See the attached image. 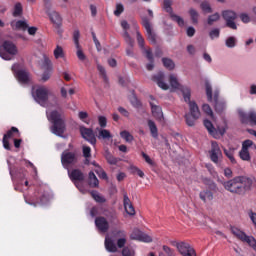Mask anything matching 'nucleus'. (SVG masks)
<instances>
[{
    "mask_svg": "<svg viewBox=\"0 0 256 256\" xmlns=\"http://www.w3.org/2000/svg\"><path fill=\"white\" fill-rule=\"evenodd\" d=\"M182 95L184 97L185 103H188L189 113L185 115L186 125L188 127H193L197 119L201 117V110H199V106L197 102L191 101V89L190 88H182Z\"/></svg>",
    "mask_w": 256,
    "mask_h": 256,
    "instance_id": "1",
    "label": "nucleus"
},
{
    "mask_svg": "<svg viewBox=\"0 0 256 256\" xmlns=\"http://www.w3.org/2000/svg\"><path fill=\"white\" fill-rule=\"evenodd\" d=\"M114 237L116 239V244L109 235L105 238V249L108 253H117L118 249H123L127 245V233L125 230H116L114 231Z\"/></svg>",
    "mask_w": 256,
    "mask_h": 256,
    "instance_id": "2",
    "label": "nucleus"
},
{
    "mask_svg": "<svg viewBox=\"0 0 256 256\" xmlns=\"http://www.w3.org/2000/svg\"><path fill=\"white\" fill-rule=\"evenodd\" d=\"M154 81H156L158 87H160V89H163V91H167L168 89H171L172 91L179 90L181 91V93H183V88L189 89V87L183 86L181 85V83H179V79L175 74H170L168 76V81L170 85L165 83V75L163 73L156 75L154 77Z\"/></svg>",
    "mask_w": 256,
    "mask_h": 256,
    "instance_id": "3",
    "label": "nucleus"
},
{
    "mask_svg": "<svg viewBox=\"0 0 256 256\" xmlns=\"http://www.w3.org/2000/svg\"><path fill=\"white\" fill-rule=\"evenodd\" d=\"M48 120L53 123L51 132L58 137H61L65 133V123L61 119V112L48 108L46 111Z\"/></svg>",
    "mask_w": 256,
    "mask_h": 256,
    "instance_id": "4",
    "label": "nucleus"
},
{
    "mask_svg": "<svg viewBox=\"0 0 256 256\" xmlns=\"http://www.w3.org/2000/svg\"><path fill=\"white\" fill-rule=\"evenodd\" d=\"M49 1L50 0H43L44 7L46 9V13L49 17V20L51 21L54 29H56L58 35L63 34V17L61 14L55 10L49 9Z\"/></svg>",
    "mask_w": 256,
    "mask_h": 256,
    "instance_id": "5",
    "label": "nucleus"
},
{
    "mask_svg": "<svg viewBox=\"0 0 256 256\" xmlns=\"http://www.w3.org/2000/svg\"><path fill=\"white\" fill-rule=\"evenodd\" d=\"M51 96V90L47 86L37 85L32 88V97L36 103L45 107L47 105V101Z\"/></svg>",
    "mask_w": 256,
    "mask_h": 256,
    "instance_id": "6",
    "label": "nucleus"
},
{
    "mask_svg": "<svg viewBox=\"0 0 256 256\" xmlns=\"http://www.w3.org/2000/svg\"><path fill=\"white\" fill-rule=\"evenodd\" d=\"M204 127H206L207 131L214 137V139H219L225 135L227 132V121L222 120L217 124V128H214L213 123L209 120H204Z\"/></svg>",
    "mask_w": 256,
    "mask_h": 256,
    "instance_id": "7",
    "label": "nucleus"
},
{
    "mask_svg": "<svg viewBox=\"0 0 256 256\" xmlns=\"http://www.w3.org/2000/svg\"><path fill=\"white\" fill-rule=\"evenodd\" d=\"M245 183H247V178L236 177L230 181L224 182V188L230 193H239L242 189H245Z\"/></svg>",
    "mask_w": 256,
    "mask_h": 256,
    "instance_id": "8",
    "label": "nucleus"
},
{
    "mask_svg": "<svg viewBox=\"0 0 256 256\" xmlns=\"http://www.w3.org/2000/svg\"><path fill=\"white\" fill-rule=\"evenodd\" d=\"M17 53V46L11 41H5L0 47V57L4 61H11Z\"/></svg>",
    "mask_w": 256,
    "mask_h": 256,
    "instance_id": "9",
    "label": "nucleus"
},
{
    "mask_svg": "<svg viewBox=\"0 0 256 256\" xmlns=\"http://www.w3.org/2000/svg\"><path fill=\"white\" fill-rule=\"evenodd\" d=\"M12 71L14 74L15 79H17L20 85H27L29 81H31V76H29V72L23 68L20 64H14L12 66Z\"/></svg>",
    "mask_w": 256,
    "mask_h": 256,
    "instance_id": "10",
    "label": "nucleus"
},
{
    "mask_svg": "<svg viewBox=\"0 0 256 256\" xmlns=\"http://www.w3.org/2000/svg\"><path fill=\"white\" fill-rule=\"evenodd\" d=\"M68 175L71 181L74 182L77 189H79L80 193H87V190L83 188V180L85 176L78 169L73 170L72 172L68 170Z\"/></svg>",
    "mask_w": 256,
    "mask_h": 256,
    "instance_id": "11",
    "label": "nucleus"
},
{
    "mask_svg": "<svg viewBox=\"0 0 256 256\" xmlns=\"http://www.w3.org/2000/svg\"><path fill=\"white\" fill-rule=\"evenodd\" d=\"M249 149L256 151V145L251 140H245L242 143V149L239 152V156L242 161H251V154H249Z\"/></svg>",
    "mask_w": 256,
    "mask_h": 256,
    "instance_id": "12",
    "label": "nucleus"
},
{
    "mask_svg": "<svg viewBox=\"0 0 256 256\" xmlns=\"http://www.w3.org/2000/svg\"><path fill=\"white\" fill-rule=\"evenodd\" d=\"M176 249L180 254L183 256H197V252H195V249L191 247L190 243L187 242H177L175 244Z\"/></svg>",
    "mask_w": 256,
    "mask_h": 256,
    "instance_id": "13",
    "label": "nucleus"
},
{
    "mask_svg": "<svg viewBox=\"0 0 256 256\" xmlns=\"http://www.w3.org/2000/svg\"><path fill=\"white\" fill-rule=\"evenodd\" d=\"M210 159L213 163L219 164L221 159H223V152H221V148L217 142L211 143V149L209 151Z\"/></svg>",
    "mask_w": 256,
    "mask_h": 256,
    "instance_id": "14",
    "label": "nucleus"
},
{
    "mask_svg": "<svg viewBox=\"0 0 256 256\" xmlns=\"http://www.w3.org/2000/svg\"><path fill=\"white\" fill-rule=\"evenodd\" d=\"M222 17L226 21V26L230 29H237L235 19H237V13L233 10H225L222 12Z\"/></svg>",
    "mask_w": 256,
    "mask_h": 256,
    "instance_id": "15",
    "label": "nucleus"
},
{
    "mask_svg": "<svg viewBox=\"0 0 256 256\" xmlns=\"http://www.w3.org/2000/svg\"><path fill=\"white\" fill-rule=\"evenodd\" d=\"M150 107L153 117H155V119L160 123H163L165 121V118L163 117V110L159 105H157V100L153 97H150Z\"/></svg>",
    "mask_w": 256,
    "mask_h": 256,
    "instance_id": "16",
    "label": "nucleus"
},
{
    "mask_svg": "<svg viewBox=\"0 0 256 256\" xmlns=\"http://www.w3.org/2000/svg\"><path fill=\"white\" fill-rule=\"evenodd\" d=\"M130 239H132L133 241H141L142 243L153 242V238L150 235L141 232V230L139 229H134L132 231V233L130 234Z\"/></svg>",
    "mask_w": 256,
    "mask_h": 256,
    "instance_id": "17",
    "label": "nucleus"
},
{
    "mask_svg": "<svg viewBox=\"0 0 256 256\" xmlns=\"http://www.w3.org/2000/svg\"><path fill=\"white\" fill-rule=\"evenodd\" d=\"M80 134L82 135L85 141H88L91 145H95L97 143V138H95V133L93 129L87 128L85 126H80Z\"/></svg>",
    "mask_w": 256,
    "mask_h": 256,
    "instance_id": "18",
    "label": "nucleus"
},
{
    "mask_svg": "<svg viewBox=\"0 0 256 256\" xmlns=\"http://www.w3.org/2000/svg\"><path fill=\"white\" fill-rule=\"evenodd\" d=\"M17 137H21V133H19V129L12 127L11 130L8 131L7 134H5L3 137L4 149L9 151L11 149V146L9 145V139H17Z\"/></svg>",
    "mask_w": 256,
    "mask_h": 256,
    "instance_id": "19",
    "label": "nucleus"
},
{
    "mask_svg": "<svg viewBox=\"0 0 256 256\" xmlns=\"http://www.w3.org/2000/svg\"><path fill=\"white\" fill-rule=\"evenodd\" d=\"M231 232L237 237V239H240V241H243L244 243H248L249 246L251 247V243L255 241V237L253 236H248L243 232L241 229L237 227H232Z\"/></svg>",
    "mask_w": 256,
    "mask_h": 256,
    "instance_id": "20",
    "label": "nucleus"
},
{
    "mask_svg": "<svg viewBox=\"0 0 256 256\" xmlns=\"http://www.w3.org/2000/svg\"><path fill=\"white\" fill-rule=\"evenodd\" d=\"M164 9L167 13H170L171 19L175 21L179 27H185V20L178 15L173 14V9L171 8V0H164Z\"/></svg>",
    "mask_w": 256,
    "mask_h": 256,
    "instance_id": "21",
    "label": "nucleus"
},
{
    "mask_svg": "<svg viewBox=\"0 0 256 256\" xmlns=\"http://www.w3.org/2000/svg\"><path fill=\"white\" fill-rule=\"evenodd\" d=\"M238 115L242 123H250V125H256V112L250 111L247 115L243 110H238Z\"/></svg>",
    "mask_w": 256,
    "mask_h": 256,
    "instance_id": "22",
    "label": "nucleus"
},
{
    "mask_svg": "<svg viewBox=\"0 0 256 256\" xmlns=\"http://www.w3.org/2000/svg\"><path fill=\"white\" fill-rule=\"evenodd\" d=\"M62 165L65 169H69V165H73L77 161L75 154L64 152L61 156Z\"/></svg>",
    "mask_w": 256,
    "mask_h": 256,
    "instance_id": "23",
    "label": "nucleus"
},
{
    "mask_svg": "<svg viewBox=\"0 0 256 256\" xmlns=\"http://www.w3.org/2000/svg\"><path fill=\"white\" fill-rule=\"evenodd\" d=\"M123 205L127 215H129V217H135V207H133V203H131V200L129 199V196H127V193L124 194Z\"/></svg>",
    "mask_w": 256,
    "mask_h": 256,
    "instance_id": "24",
    "label": "nucleus"
},
{
    "mask_svg": "<svg viewBox=\"0 0 256 256\" xmlns=\"http://www.w3.org/2000/svg\"><path fill=\"white\" fill-rule=\"evenodd\" d=\"M96 137L103 141H111V139H113V134L105 128H96Z\"/></svg>",
    "mask_w": 256,
    "mask_h": 256,
    "instance_id": "25",
    "label": "nucleus"
},
{
    "mask_svg": "<svg viewBox=\"0 0 256 256\" xmlns=\"http://www.w3.org/2000/svg\"><path fill=\"white\" fill-rule=\"evenodd\" d=\"M95 225L102 233H107L109 230V222H107V219L103 217L96 218Z\"/></svg>",
    "mask_w": 256,
    "mask_h": 256,
    "instance_id": "26",
    "label": "nucleus"
},
{
    "mask_svg": "<svg viewBox=\"0 0 256 256\" xmlns=\"http://www.w3.org/2000/svg\"><path fill=\"white\" fill-rule=\"evenodd\" d=\"M142 25L146 30L149 41L155 43V34H153V31L151 30V23H149V20L147 18L142 19Z\"/></svg>",
    "mask_w": 256,
    "mask_h": 256,
    "instance_id": "27",
    "label": "nucleus"
},
{
    "mask_svg": "<svg viewBox=\"0 0 256 256\" xmlns=\"http://www.w3.org/2000/svg\"><path fill=\"white\" fill-rule=\"evenodd\" d=\"M12 29L20 30V31H27L29 27V22L27 20H14L11 22Z\"/></svg>",
    "mask_w": 256,
    "mask_h": 256,
    "instance_id": "28",
    "label": "nucleus"
},
{
    "mask_svg": "<svg viewBox=\"0 0 256 256\" xmlns=\"http://www.w3.org/2000/svg\"><path fill=\"white\" fill-rule=\"evenodd\" d=\"M121 27H122V29H124L123 37H124L126 43H128L130 45V47H132L133 40L131 39V36H129V33L127 32V30L129 29V23L127 22V20L121 21Z\"/></svg>",
    "mask_w": 256,
    "mask_h": 256,
    "instance_id": "29",
    "label": "nucleus"
},
{
    "mask_svg": "<svg viewBox=\"0 0 256 256\" xmlns=\"http://www.w3.org/2000/svg\"><path fill=\"white\" fill-rule=\"evenodd\" d=\"M199 197L204 203H210V201H213V192L211 190H203L200 192Z\"/></svg>",
    "mask_w": 256,
    "mask_h": 256,
    "instance_id": "30",
    "label": "nucleus"
},
{
    "mask_svg": "<svg viewBox=\"0 0 256 256\" xmlns=\"http://www.w3.org/2000/svg\"><path fill=\"white\" fill-rule=\"evenodd\" d=\"M53 55L55 59H65V50L61 45H56Z\"/></svg>",
    "mask_w": 256,
    "mask_h": 256,
    "instance_id": "31",
    "label": "nucleus"
},
{
    "mask_svg": "<svg viewBox=\"0 0 256 256\" xmlns=\"http://www.w3.org/2000/svg\"><path fill=\"white\" fill-rule=\"evenodd\" d=\"M188 14H189V17H190L192 23L194 25H197V23H199V12L194 8H190L188 10Z\"/></svg>",
    "mask_w": 256,
    "mask_h": 256,
    "instance_id": "32",
    "label": "nucleus"
},
{
    "mask_svg": "<svg viewBox=\"0 0 256 256\" xmlns=\"http://www.w3.org/2000/svg\"><path fill=\"white\" fill-rule=\"evenodd\" d=\"M148 127L150 129L152 137H154V139H157V137L159 136V132L157 130V125H155V122H153V120L148 121Z\"/></svg>",
    "mask_w": 256,
    "mask_h": 256,
    "instance_id": "33",
    "label": "nucleus"
},
{
    "mask_svg": "<svg viewBox=\"0 0 256 256\" xmlns=\"http://www.w3.org/2000/svg\"><path fill=\"white\" fill-rule=\"evenodd\" d=\"M89 185L90 187H99V179L95 176V173H89Z\"/></svg>",
    "mask_w": 256,
    "mask_h": 256,
    "instance_id": "34",
    "label": "nucleus"
},
{
    "mask_svg": "<svg viewBox=\"0 0 256 256\" xmlns=\"http://www.w3.org/2000/svg\"><path fill=\"white\" fill-rule=\"evenodd\" d=\"M162 63L166 69H169V71H172V69H175V62L169 58H163Z\"/></svg>",
    "mask_w": 256,
    "mask_h": 256,
    "instance_id": "35",
    "label": "nucleus"
},
{
    "mask_svg": "<svg viewBox=\"0 0 256 256\" xmlns=\"http://www.w3.org/2000/svg\"><path fill=\"white\" fill-rule=\"evenodd\" d=\"M219 19H221V15H219V13H214V14L208 16L207 23L209 25H213L214 23H217V21H219Z\"/></svg>",
    "mask_w": 256,
    "mask_h": 256,
    "instance_id": "36",
    "label": "nucleus"
},
{
    "mask_svg": "<svg viewBox=\"0 0 256 256\" xmlns=\"http://www.w3.org/2000/svg\"><path fill=\"white\" fill-rule=\"evenodd\" d=\"M225 44L229 49H233L237 45V38L230 36L226 39Z\"/></svg>",
    "mask_w": 256,
    "mask_h": 256,
    "instance_id": "37",
    "label": "nucleus"
},
{
    "mask_svg": "<svg viewBox=\"0 0 256 256\" xmlns=\"http://www.w3.org/2000/svg\"><path fill=\"white\" fill-rule=\"evenodd\" d=\"M202 111L205 113L208 117H211V119H214L215 117L213 116V110L211 109V106L209 104H203L202 105Z\"/></svg>",
    "mask_w": 256,
    "mask_h": 256,
    "instance_id": "38",
    "label": "nucleus"
},
{
    "mask_svg": "<svg viewBox=\"0 0 256 256\" xmlns=\"http://www.w3.org/2000/svg\"><path fill=\"white\" fill-rule=\"evenodd\" d=\"M219 35H221V30L219 28H213L209 32V37L210 39H212V41L215 39H219Z\"/></svg>",
    "mask_w": 256,
    "mask_h": 256,
    "instance_id": "39",
    "label": "nucleus"
},
{
    "mask_svg": "<svg viewBox=\"0 0 256 256\" xmlns=\"http://www.w3.org/2000/svg\"><path fill=\"white\" fill-rule=\"evenodd\" d=\"M200 8L203 11V13H213V9L211 8L209 2H202Z\"/></svg>",
    "mask_w": 256,
    "mask_h": 256,
    "instance_id": "40",
    "label": "nucleus"
},
{
    "mask_svg": "<svg viewBox=\"0 0 256 256\" xmlns=\"http://www.w3.org/2000/svg\"><path fill=\"white\" fill-rule=\"evenodd\" d=\"M120 137H122V139H124L127 143H131L133 141V135H131V133L128 131H122L120 133Z\"/></svg>",
    "mask_w": 256,
    "mask_h": 256,
    "instance_id": "41",
    "label": "nucleus"
},
{
    "mask_svg": "<svg viewBox=\"0 0 256 256\" xmlns=\"http://www.w3.org/2000/svg\"><path fill=\"white\" fill-rule=\"evenodd\" d=\"M76 55L79 59V61H86L87 60V56L85 55V53H83V49H81V46H76Z\"/></svg>",
    "mask_w": 256,
    "mask_h": 256,
    "instance_id": "42",
    "label": "nucleus"
},
{
    "mask_svg": "<svg viewBox=\"0 0 256 256\" xmlns=\"http://www.w3.org/2000/svg\"><path fill=\"white\" fill-rule=\"evenodd\" d=\"M205 87H206V95H207L208 101H213V92L211 89V84H209V82H206Z\"/></svg>",
    "mask_w": 256,
    "mask_h": 256,
    "instance_id": "43",
    "label": "nucleus"
},
{
    "mask_svg": "<svg viewBox=\"0 0 256 256\" xmlns=\"http://www.w3.org/2000/svg\"><path fill=\"white\" fill-rule=\"evenodd\" d=\"M78 117L80 121H83V123H86V125H89V120H87V117H89V114L85 111H80L78 113Z\"/></svg>",
    "mask_w": 256,
    "mask_h": 256,
    "instance_id": "44",
    "label": "nucleus"
},
{
    "mask_svg": "<svg viewBox=\"0 0 256 256\" xmlns=\"http://www.w3.org/2000/svg\"><path fill=\"white\" fill-rule=\"evenodd\" d=\"M224 153L226 157L231 161V163H235V156H234V150L233 149H224Z\"/></svg>",
    "mask_w": 256,
    "mask_h": 256,
    "instance_id": "45",
    "label": "nucleus"
},
{
    "mask_svg": "<svg viewBox=\"0 0 256 256\" xmlns=\"http://www.w3.org/2000/svg\"><path fill=\"white\" fill-rule=\"evenodd\" d=\"M23 13V6L20 3H17L14 7L13 15L14 17H19Z\"/></svg>",
    "mask_w": 256,
    "mask_h": 256,
    "instance_id": "46",
    "label": "nucleus"
},
{
    "mask_svg": "<svg viewBox=\"0 0 256 256\" xmlns=\"http://www.w3.org/2000/svg\"><path fill=\"white\" fill-rule=\"evenodd\" d=\"M123 11H125V6H123L122 3L116 4V9L114 11V15H116V17H119V15H121V13H123Z\"/></svg>",
    "mask_w": 256,
    "mask_h": 256,
    "instance_id": "47",
    "label": "nucleus"
},
{
    "mask_svg": "<svg viewBox=\"0 0 256 256\" xmlns=\"http://www.w3.org/2000/svg\"><path fill=\"white\" fill-rule=\"evenodd\" d=\"M122 256H135V250L129 247H124L122 249Z\"/></svg>",
    "mask_w": 256,
    "mask_h": 256,
    "instance_id": "48",
    "label": "nucleus"
},
{
    "mask_svg": "<svg viewBox=\"0 0 256 256\" xmlns=\"http://www.w3.org/2000/svg\"><path fill=\"white\" fill-rule=\"evenodd\" d=\"M95 172L101 179H107V173L103 171V168L96 166Z\"/></svg>",
    "mask_w": 256,
    "mask_h": 256,
    "instance_id": "49",
    "label": "nucleus"
},
{
    "mask_svg": "<svg viewBox=\"0 0 256 256\" xmlns=\"http://www.w3.org/2000/svg\"><path fill=\"white\" fill-rule=\"evenodd\" d=\"M91 195L94 200H96L97 203H103L105 202V198H103L101 195H99L97 192L93 191L91 192Z\"/></svg>",
    "mask_w": 256,
    "mask_h": 256,
    "instance_id": "50",
    "label": "nucleus"
},
{
    "mask_svg": "<svg viewBox=\"0 0 256 256\" xmlns=\"http://www.w3.org/2000/svg\"><path fill=\"white\" fill-rule=\"evenodd\" d=\"M98 123L101 129H105L107 127V118L105 116H98Z\"/></svg>",
    "mask_w": 256,
    "mask_h": 256,
    "instance_id": "51",
    "label": "nucleus"
},
{
    "mask_svg": "<svg viewBox=\"0 0 256 256\" xmlns=\"http://www.w3.org/2000/svg\"><path fill=\"white\" fill-rule=\"evenodd\" d=\"M51 73H52V70L49 69V70H46L42 76H41V81H43L44 83L47 82L48 79H51Z\"/></svg>",
    "mask_w": 256,
    "mask_h": 256,
    "instance_id": "52",
    "label": "nucleus"
},
{
    "mask_svg": "<svg viewBox=\"0 0 256 256\" xmlns=\"http://www.w3.org/2000/svg\"><path fill=\"white\" fill-rule=\"evenodd\" d=\"M248 217L250 219V221L252 222V224L254 225V227L256 228V213L253 212V210L248 211Z\"/></svg>",
    "mask_w": 256,
    "mask_h": 256,
    "instance_id": "53",
    "label": "nucleus"
},
{
    "mask_svg": "<svg viewBox=\"0 0 256 256\" xmlns=\"http://www.w3.org/2000/svg\"><path fill=\"white\" fill-rule=\"evenodd\" d=\"M240 19L242 23H251V16H249L247 13L240 14Z\"/></svg>",
    "mask_w": 256,
    "mask_h": 256,
    "instance_id": "54",
    "label": "nucleus"
},
{
    "mask_svg": "<svg viewBox=\"0 0 256 256\" xmlns=\"http://www.w3.org/2000/svg\"><path fill=\"white\" fill-rule=\"evenodd\" d=\"M142 157H143V159H145V161H146V163H148V165H151V167H153V165H155V162L145 152H142Z\"/></svg>",
    "mask_w": 256,
    "mask_h": 256,
    "instance_id": "55",
    "label": "nucleus"
},
{
    "mask_svg": "<svg viewBox=\"0 0 256 256\" xmlns=\"http://www.w3.org/2000/svg\"><path fill=\"white\" fill-rule=\"evenodd\" d=\"M106 159L110 165H117V158L113 157V155L106 154Z\"/></svg>",
    "mask_w": 256,
    "mask_h": 256,
    "instance_id": "56",
    "label": "nucleus"
},
{
    "mask_svg": "<svg viewBox=\"0 0 256 256\" xmlns=\"http://www.w3.org/2000/svg\"><path fill=\"white\" fill-rule=\"evenodd\" d=\"M136 36H137V42L139 47H143L145 40L143 39V36H141V33L139 31L136 32Z\"/></svg>",
    "mask_w": 256,
    "mask_h": 256,
    "instance_id": "57",
    "label": "nucleus"
},
{
    "mask_svg": "<svg viewBox=\"0 0 256 256\" xmlns=\"http://www.w3.org/2000/svg\"><path fill=\"white\" fill-rule=\"evenodd\" d=\"M79 37H80L79 30H76L73 36L75 47H81V45H79Z\"/></svg>",
    "mask_w": 256,
    "mask_h": 256,
    "instance_id": "58",
    "label": "nucleus"
},
{
    "mask_svg": "<svg viewBox=\"0 0 256 256\" xmlns=\"http://www.w3.org/2000/svg\"><path fill=\"white\" fill-rule=\"evenodd\" d=\"M83 155L86 159L91 157V148L89 146H83Z\"/></svg>",
    "mask_w": 256,
    "mask_h": 256,
    "instance_id": "59",
    "label": "nucleus"
},
{
    "mask_svg": "<svg viewBox=\"0 0 256 256\" xmlns=\"http://www.w3.org/2000/svg\"><path fill=\"white\" fill-rule=\"evenodd\" d=\"M163 251L164 253H166V255L168 256H175V252L173 251V249L169 248V246H163Z\"/></svg>",
    "mask_w": 256,
    "mask_h": 256,
    "instance_id": "60",
    "label": "nucleus"
},
{
    "mask_svg": "<svg viewBox=\"0 0 256 256\" xmlns=\"http://www.w3.org/2000/svg\"><path fill=\"white\" fill-rule=\"evenodd\" d=\"M215 109L218 113H221V111H223V109H225V103L216 102Z\"/></svg>",
    "mask_w": 256,
    "mask_h": 256,
    "instance_id": "61",
    "label": "nucleus"
},
{
    "mask_svg": "<svg viewBox=\"0 0 256 256\" xmlns=\"http://www.w3.org/2000/svg\"><path fill=\"white\" fill-rule=\"evenodd\" d=\"M69 5V0H58V6L61 7V9H67Z\"/></svg>",
    "mask_w": 256,
    "mask_h": 256,
    "instance_id": "62",
    "label": "nucleus"
},
{
    "mask_svg": "<svg viewBox=\"0 0 256 256\" xmlns=\"http://www.w3.org/2000/svg\"><path fill=\"white\" fill-rule=\"evenodd\" d=\"M26 31H28V34L29 35H32V36H35V34L37 33L38 31V28L35 27V26H31V27H27Z\"/></svg>",
    "mask_w": 256,
    "mask_h": 256,
    "instance_id": "63",
    "label": "nucleus"
},
{
    "mask_svg": "<svg viewBox=\"0 0 256 256\" xmlns=\"http://www.w3.org/2000/svg\"><path fill=\"white\" fill-rule=\"evenodd\" d=\"M250 95H256V84H251L249 88Z\"/></svg>",
    "mask_w": 256,
    "mask_h": 256,
    "instance_id": "64",
    "label": "nucleus"
}]
</instances>
